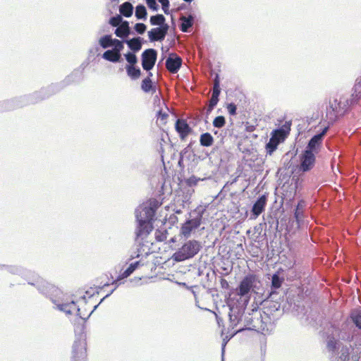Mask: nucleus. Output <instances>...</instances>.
<instances>
[{"instance_id": "c756f323", "label": "nucleus", "mask_w": 361, "mask_h": 361, "mask_svg": "<svg viewBox=\"0 0 361 361\" xmlns=\"http://www.w3.org/2000/svg\"><path fill=\"white\" fill-rule=\"evenodd\" d=\"M165 18L161 14H157L156 16H152L150 17V23L152 25H160V27L163 26L165 24Z\"/></svg>"}, {"instance_id": "c9c22d12", "label": "nucleus", "mask_w": 361, "mask_h": 361, "mask_svg": "<svg viewBox=\"0 0 361 361\" xmlns=\"http://www.w3.org/2000/svg\"><path fill=\"white\" fill-rule=\"evenodd\" d=\"M226 120L223 116H216L213 121V125L214 127L220 128L225 126Z\"/></svg>"}, {"instance_id": "6e6552de", "label": "nucleus", "mask_w": 361, "mask_h": 361, "mask_svg": "<svg viewBox=\"0 0 361 361\" xmlns=\"http://www.w3.org/2000/svg\"><path fill=\"white\" fill-rule=\"evenodd\" d=\"M202 215H199L197 217L188 220L183 224L180 228V233L185 237L188 238L192 231L197 228L202 224Z\"/></svg>"}, {"instance_id": "c85d7f7f", "label": "nucleus", "mask_w": 361, "mask_h": 361, "mask_svg": "<svg viewBox=\"0 0 361 361\" xmlns=\"http://www.w3.org/2000/svg\"><path fill=\"white\" fill-rule=\"evenodd\" d=\"M140 265L139 262H135L134 263L130 264L128 267L122 272L119 276V279H123L128 277Z\"/></svg>"}, {"instance_id": "f8f14e48", "label": "nucleus", "mask_w": 361, "mask_h": 361, "mask_svg": "<svg viewBox=\"0 0 361 361\" xmlns=\"http://www.w3.org/2000/svg\"><path fill=\"white\" fill-rule=\"evenodd\" d=\"M182 65V59L176 54H171L166 61V68L171 73H176Z\"/></svg>"}, {"instance_id": "423d86ee", "label": "nucleus", "mask_w": 361, "mask_h": 361, "mask_svg": "<svg viewBox=\"0 0 361 361\" xmlns=\"http://www.w3.org/2000/svg\"><path fill=\"white\" fill-rule=\"evenodd\" d=\"M157 58V52L154 49H147L142 54V66L145 71L153 68Z\"/></svg>"}, {"instance_id": "f704fd0d", "label": "nucleus", "mask_w": 361, "mask_h": 361, "mask_svg": "<svg viewBox=\"0 0 361 361\" xmlns=\"http://www.w3.org/2000/svg\"><path fill=\"white\" fill-rule=\"evenodd\" d=\"M126 61L129 63L128 66H135L137 62V59L134 53L128 52L125 54Z\"/></svg>"}, {"instance_id": "a211bd4d", "label": "nucleus", "mask_w": 361, "mask_h": 361, "mask_svg": "<svg viewBox=\"0 0 361 361\" xmlns=\"http://www.w3.org/2000/svg\"><path fill=\"white\" fill-rule=\"evenodd\" d=\"M306 207V203L303 200L298 202L294 212V217L298 223L300 224L304 218V210Z\"/></svg>"}, {"instance_id": "ddd939ff", "label": "nucleus", "mask_w": 361, "mask_h": 361, "mask_svg": "<svg viewBox=\"0 0 361 361\" xmlns=\"http://www.w3.org/2000/svg\"><path fill=\"white\" fill-rule=\"evenodd\" d=\"M169 25H164L161 27L153 28L148 32V36L152 42L162 41L168 32Z\"/></svg>"}, {"instance_id": "a878e982", "label": "nucleus", "mask_w": 361, "mask_h": 361, "mask_svg": "<svg viewBox=\"0 0 361 361\" xmlns=\"http://www.w3.org/2000/svg\"><path fill=\"white\" fill-rule=\"evenodd\" d=\"M120 13L125 17H130L133 14V6L129 2H125L120 6Z\"/></svg>"}, {"instance_id": "2eb2a0df", "label": "nucleus", "mask_w": 361, "mask_h": 361, "mask_svg": "<svg viewBox=\"0 0 361 361\" xmlns=\"http://www.w3.org/2000/svg\"><path fill=\"white\" fill-rule=\"evenodd\" d=\"M315 163V154L309 152L305 151L301 159V169L303 171L310 170Z\"/></svg>"}, {"instance_id": "79ce46f5", "label": "nucleus", "mask_w": 361, "mask_h": 361, "mask_svg": "<svg viewBox=\"0 0 361 361\" xmlns=\"http://www.w3.org/2000/svg\"><path fill=\"white\" fill-rule=\"evenodd\" d=\"M226 109L231 115L233 116V115L236 114L237 107L235 104H233V103L228 104L226 106Z\"/></svg>"}, {"instance_id": "c03bdc74", "label": "nucleus", "mask_w": 361, "mask_h": 361, "mask_svg": "<svg viewBox=\"0 0 361 361\" xmlns=\"http://www.w3.org/2000/svg\"><path fill=\"white\" fill-rule=\"evenodd\" d=\"M220 285L223 289L227 290L229 288V283L226 279L221 278L220 279Z\"/></svg>"}, {"instance_id": "cd10ccee", "label": "nucleus", "mask_w": 361, "mask_h": 361, "mask_svg": "<svg viewBox=\"0 0 361 361\" xmlns=\"http://www.w3.org/2000/svg\"><path fill=\"white\" fill-rule=\"evenodd\" d=\"M127 44L129 48L135 52L140 51L142 48V43L140 37L133 38L127 41Z\"/></svg>"}, {"instance_id": "8fccbe9b", "label": "nucleus", "mask_w": 361, "mask_h": 361, "mask_svg": "<svg viewBox=\"0 0 361 361\" xmlns=\"http://www.w3.org/2000/svg\"><path fill=\"white\" fill-rule=\"evenodd\" d=\"M184 1H186V2H190V1H192V0H184Z\"/></svg>"}, {"instance_id": "f03ea898", "label": "nucleus", "mask_w": 361, "mask_h": 361, "mask_svg": "<svg viewBox=\"0 0 361 361\" xmlns=\"http://www.w3.org/2000/svg\"><path fill=\"white\" fill-rule=\"evenodd\" d=\"M201 245L197 240H189L186 242L177 252L173 258L176 262H181L194 257L200 250Z\"/></svg>"}, {"instance_id": "7c9ffc66", "label": "nucleus", "mask_w": 361, "mask_h": 361, "mask_svg": "<svg viewBox=\"0 0 361 361\" xmlns=\"http://www.w3.org/2000/svg\"><path fill=\"white\" fill-rule=\"evenodd\" d=\"M350 319L355 325L361 329V310H354L350 314Z\"/></svg>"}, {"instance_id": "6ab92c4d", "label": "nucleus", "mask_w": 361, "mask_h": 361, "mask_svg": "<svg viewBox=\"0 0 361 361\" xmlns=\"http://www.w3.org/2000/svg\"><path fill=\"white\" fill-rule=\"evenodd\" d=\"M152 76V73L149 72L148 76L142 81L141 88L145 92H152V93H154L156 92V87L153 85L150 78Z\"/></svg>"}, {"instance_id": "dca6fc26", "label": "nucleus", "mask_w": 361, "mask_h": 361, "mask_svg": "<svg viewBox=\"0 0 361 361\" xmlns=\"http://www.w3.org/2000/svg\"><path fill=\"white\" fill-rule=\"evenodd\" d=\"M267 198L266 195H263L254 203L252 208V213L255 216V218L257 217L264 212L267 204Z\"/></svg>"}, {"instance_id": "1a4fd4ad", "label": "nucleus", "mask_w": 361, "mask_h": 361, "mask_svg": "<svg viewBox=\"0 0 361 361\" xmlns=\"http://www.w3.org/2000/svg\"><path fill=\"white\" fill-rule=\"evenodd\" d=\"M96 305L92 306L87 304L85 298H80L78 300V308L79 310L78 312V317L82 319H85L90 317L95 309Z\"/></svg>"}, {"instance_id": "2f4dec72", "label": "nucleus", "mask_w": 361, "mask_h": 361, "mask_svg": "<svg viewBox=\"0 0 361 361\" xmlns=\"http://www.w3.org/2000/svg\"><path fill=\"white\" fill-rule=\"evenodd\" d=\"M113 41L114 39L111 38V36L106 35L99 39V44L103 49H106L113 46Z\"/></svg>"}, {"instance_id": "4c0bfd02", "label": "nucleus", "mask_w": 361, "mask_h": 361, "mask_svg": "<svg viewBox=\"0 0 361 361\" xmlns=\"http://www.w3.org/2000/svg\"><path fill=\"white\" fill-rule=\"evenodd\" d=\"M109 23L114 27H118L123 23L122 18L120 15H117L111 18Z\"/></svg>"}, {"instance_id": "b1692460", "label": "nucleus", "mask_w": 361, "mask_h": 361, "mask_svg": "<svg viewBox=\"0 0 361 361\" xmlns=\"http://www.w3.org/2000/svg\"><path fill=\"white\" fill-rule=\"evenodd\" d=\"M155 212L153 209L148 207H145L138 214H142L143 220L149 221L152 222L155 216Z\"/></svg>"}, {"instance_id": "09e8293b", "label": "nucleus", "mask_w": 361, "mask_h": 361, "mask_svg": "<svg viewBox=\"0 0 361 361\" xmlns=\"http://www.w3.org/2000/svg\"><path fill=\"white\" fill-rule=\"evenodd\" d=\"M169 0H159L160 3H164L165 1H168Z\"/></svg>"}, {"instance_id": "aec40b11", "label": "nucleus", "mask_w": 361, "mask_h": 361, "mask_svg": "<svg viewBox=\"0 0 361 361\" xmlns=\"http://www.w3.org/2000/svg\"><path fill=\"white\" fill-rule=\"evenodd\" d=\"M103 58L111 62H118L121 59V53L115 49L107 50L103 54Z\"/></svg>"}, {"instance_id": "9b49d317", "label": "nucleus", "mask_w": 361, "mask_h": 361, "mask_svg": "<svg viewBox=\"0 0 361 361\" xmlns=\"http://www.w3.org/2000/svg\"><path fill=\"white\" fill-rule=\"evenodd\" d=\"M221 92V88H220V80L219 75H216L214 80V87L212 90V94L211 99L209 100V106L207 109V112L210 113L214 106L217 104L219 102V97Z\"/></svg>"}, {"instance_id": "37998d69", "label": "nucleus", "mask_w": 361, "mask_h": 361, "mask_svg": "<svg viewBox=\"0 0 361 361\" xmlns=\"http://www.w3.org/2000/svg\"><path fill=\"white\" fill-rule=\"evenodd\" d=\"M160 206V203L157 200H152L149 202V206L148 207L153 209L156 213L157 209Z\"/></svg>"}, {"instance_id": "412c9836", "label": "nucleus", "mask_w": 361, "mask_h": 361, "mask_svg": "<svg viewBox=\"0 0 361 361\" xmlns=\"http://www.w3.org/2000/svg\"><path fill=\"white\" fill-rule=\"evenodd\" d=\"M115 34L118 37H125L130 34V27L128 21H123L115 30Z\"/></svg>"}, {"instance_id": "f3484780", "label": "nucleus", "mask_w": 361, "mask_h": 361, "mask_svg": "<svg viewBox=\"0 0 361 361\" xmlns=\"http://www.w3.org/2000/svg\"><path fill=\"white\" fill-rule=\"evenodd\" d=\"M60 309L68 314H75L78 316L79 311L78 308V300L76 302L71 301L69 303L59 305Z\"/></svg>"}, {"instance_id": "473e14b6", "label": "nucleus", "mask_w": 361, "mask_h": 361, "mask_svg": "<svg viewBox=\"0 0 361 361\" xmlns=\"http://www.w3.org/2000/svg\"><path fill=\"white\" fill-rule=\"evenodd\" d=\"M338 341L334 336H329L326 347L329 351L334 352L337 349Z\"/></svg>"}, {"instance_id": "9d476101", "label": "nucleus", "mask_w": 361, "mask_h": 361, "mask_svg": "<svg viewBox=\"0 0 361 361\" xmlns=\"http://www.w3.org/2000/svg\"><path fill=\"white\" fill-rule=\"evenodd\" d=\"M136 218L139 222L138 228L136 232L137 236H147L153 229L152 222L143 220L142 214H136Z\"/></svg>"}, {"instance_id": "4468645a", "label": "nucleus", "mask_w": 361, "mask_h": 361, "mask_svg": "<svg viewBox=\"0 0 361 361\" xmlns=\"http://www.w3.org/2000/svg\"><path fill=\"white\" fill-rule=\"evenodd\" d=\"M175 128L182 140H185L192 132V128L184 119L178 118L176 122Z\"/></svg>"}, {"instance_id": "de8ad7c7", "label": "nucleus", "mask_w": 361, "mask_h": 361, "mask_svg": "<svg viewBox=\"0 0 361 361\" xmlns=\"http://www.w3.org/2000/svg\"><path fill=\"white\" fill-rule=\"evenodd\" d=\"M147 6L149 4H155L156 0H146Z\"/></svg>"}, {"instance_id": "72a5a7b5", "label": "nucleus", "mask_w": 361, "mask_h": 361, "mask_svg": "<svg viewBox=\"0 0 361 361\" xmlns=\"http://www.w3.org/2000/svg\"><path fill=\"white\" fill-rule=\"evenodd\" d=\"M147 11L143 5H138L135 8V16L138 19L144 18L146 17Z\"/></svg>"}, {"instance_id": "58836bf2", "label": "nucleus", "mask_w": 361, "mask_h": 361, "mask_svg": "<svg viewBox=\"0 0 361 361\" xmlns=\"http://www.w3.org/2000/svg\"><path fill=\"white\" fill-rule=\"evenodd\" d=\"M271 283H272V286L274 288H279L281 286L282 281L280 279V278L278 275L274 274L272 276Z\"/></svg>"}, {"instance_id": "393cba45", "label": "nucleus", "mask_w": 361, "mask_h": 361, "mask_svg": "<svg viewBox=\"0 0 361 361\" xmlns=\"http://www.w3.org/2000/svg\"><path fill=\"white\" fill-rule=\"evenodd\" d=\"M180 20L182 21L180 25V30L182 32H186L188 29L192 26L193 24V18L192 16H189L188 17L182 16Z\"/></svg>"}, {"instance_id": "ea45409f", "label": "nucleus", "mask_w": 361, "mask_h": 361, "mask_svg": "<svg viewBox=\"0 0 361 361\" xmlns=\"http://www.w3.org/2000/svg\"><path fill=\"white\" fill-rule=\"evenodd\" d=\"M113 46H114V49L116 50L119 53H121V51L123 49V42L117 39H114Z\"/></svg>"}, {"instance_id": "49530a36", "label": "nucleus", "mask_w": 361, "mask_h": 361, "mask_svg": "<svg viewBox=\"0 0 361 361\" xmlns=\"http://www.w3.org/2000/svg\"><path fill=\"white\" fill-rule=\"evenodd\" d=\"M148 6L151 9H153V10H157V8H158V6H157V3H155V4H149Z\"/></svg>"}, {"instance_id": "e433bc0d", "label": "nucleus", "mask_w": 361, "mask_h": 361, "mask_svg": "<svg viewBox=\"0 0 361 361\" xmlns=\"http://www.w3.org/2000/svg\"><path fill=\"white\" fill-rule=\"evenodd\" d=\"M168 116V114L162 110H159L157 113V121H160L161 124H165L166 123Z\"/></svg>"}, {"instance_id": "a19ab883", "label": "nucleus", "mask_w": 361, "mask_h": 361, "mask_svg": "<svg viewBox=\"0 0 361 361\" xmlns=\"http://www.w3.org/2000/svg\"><path fill=\"white\" fill-rule=\"evenodd\" d=\"M146 28H147L146 25L144 23H136L135 25V30L139 34L144 33L146 30Z\"/></svg>"}, {"instance_id": "4be33fe9", "label": "nucleus", "mask_w": 361, "mask_h": 361, "mask_svg": "<svg viewBox=\"0 0 361 361\" xmlns=\"http://www.w3.org/2000/svg\"><path fill=\"white\" fill-rule=\"evenodd\" d=\"M354 103H357L361 99V78L357 80L353 88L350 98Z\"/></svg>"}, {"instance_id": "bb28decb", "label": "nucleus", "mask_w": 361, "mask_h": 361, "mask_svg": "<svg viewBox=\"0 0 361 361\" xmlns=\"http://www.w3.org/2000/svg\"><path fill=\"white\" fill-rule=\"evenodd\" d=\"M200 142L202 146L210 147L214 142V138L210 133H205L201 135Z\"/></svg>"}, {"instance_id": "20e7f679", "label": "nucleus", "mask_w": 361, "mask_h": 361, "mask_svg": "<svg viewBox=\"0 0 361 361\" xmlns=\"http://www.w3.org/2000/svg\"><path fill=\"white\" fill-rule=\"evenodd\" d=\"M329 128V126L328 125L324 128L321 133L314 135L309 141L305 151H309L314 154H317L322 146L323 138L327 133Z\"/></svg>"}, {"instance_id": "0eeeda50", "label": "nucleus", "mask_w": 361, "mask_h": 361, "mask_svg": "<svg viewBox=\"0 0 361 361\" xmlns=\"http://www.w3.org/2000/svg\"><path fill=\"white\" fill-rule=\"evenodd\" d=\"M256 281L257 276L255 274L245 276L240 283L238 294L242 297L249 293Z\"/></svg>"}, {"instance_id": "a18cd8bd", "label": "nucleus", "mask_w": 361, "mask_h": 361, "mask_svg": "<svg viewBox=\"0 0 361 361\" xmlns=\"http://www.w3.org/2000/svg\"><path fill=\"white\" fill-rule=\"evenodd\" d=\"M162 9L166 14L169 13V1L161 3Z\"/></svg>"}, {"instance_id": "5701e85b", "label": "nucleus", "mask_w": 361, "mask_h": 361, "mask_svg": "<svg viewBox=\"0 0 361 361\" xmlns=\"http://www.w3.org/2000/svg\"><path fill=\"white\" fill-rule=\"evenodd\" d=\"M126 72L128 75L133 80L138 79L141 75V71L135 66H126Z\"/></svg>"}, {"instance_id": "7ed1b4c3", "label": "nucleus", "mask_w": 361, "mask_h": 361, "mask_svg": "<svg viewBox=\"0 0 361 361\" xmlns=\"http://www.w3.org/2000/svg\"><path fill=\"white\" fill-rule=\"evenodd\" d=\"M289 130H286L283 128L276 129L272 131L271 137L269 142L266 145L267 153L271 154L277 148V146L281 142H283L288 134Z\"/></svg>"}, {"instance_id": "39448f33", "label": "nucleus", "mask_w": 361, "mask_h": 361, "mask_svg": "<svg viewBox=\"0 0 361 361\" xmlns=\"http://www.w3.org/2000/svg\"><path fill=\"white\" fill-rule=\"evenodd\" d=\"M86 358L87 342L85 339H78L73 344L72 361H85Z\"/></svg>"}, {"instance_id": "f257e3e1", "label": "nucleus", "mask_w": 361, "mask_h": 361, "mask_svg": "<svg viewBox=\"0 0 361 361\" xmlns=\"http://www.w3.org/2000/svg\"><path fill=\"white\" fill-rule=\"evenodd\" d=\"M355 104L351 99L344 95L336 94L329 102V106L326 109V118L329 126L332 125L340 116H343Z\"/></svg>"}]
</instances>
